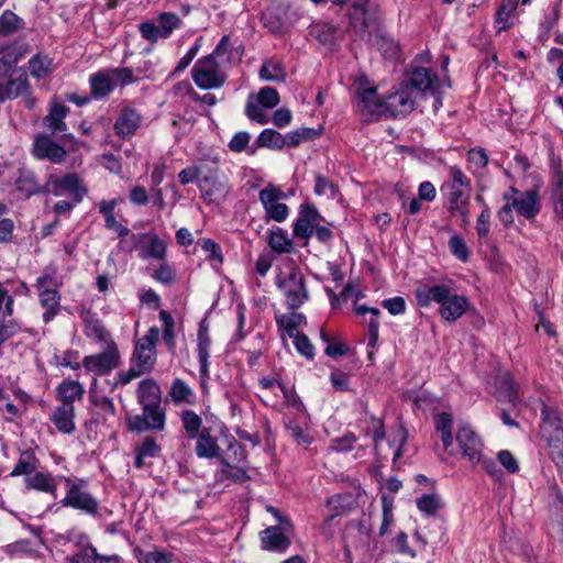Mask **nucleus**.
<instances>
[{"label":"nucleus","mask_w":563,"mask_h":563,"mask_svg":"<svg viewBox=\"0 0 563 563\" xmlns=\"http://www.w3.org/2000/svg\"><path fill=\"white\" fill-rule=\"evenodd\" d=\"M454 287L453 280L446 279L441 284L418 287L415 296L420 307H429L432 302H437L441 318L448 322H454L466 312L470 306L467 298L456 294Z\"/></svg>","instance_id":"1"},{"label":"nucleus","mask_w":563,"mask_h":563,"mask_svg":"<svg viewBox=\"0 0 563 563\" xmlns=\"http://www.w3.org/2000/svg\"><path fill=\"white\" fill-rule=\"evenodd\" d=\"M231 53V42L228 35L222 36L214 51L196 62L191 69L194 82L201 89H217L223 86L227 74L224 63H232L241 56H224Z\"/></svg>","instance_id":"2"},{"label":"nucleus","mask_w":563,"mask_h":563,"mask_svg":"<svg viewBox=\"0 0 563 563\" xmlns=\"http://www.w3.org/2000/svg\"><path fill=\"white\" fill-rule=\"evenodd\" d=\"M451 217L460 218L462 225L470 223L471 179L457 166L448 168V180L442 185Z\"/></svg>","instance_id":"3"},{"label":"nucleus","mask_w":563,"mask_h":563,"mask_svg":"<svg viewBox=\"0 0 563 563\" xmlns=\"http://www.w3.org/2000/svg\"><path fill=\"white\" fill-rule=\"evenodd\" d=\"M540 435L548 443L550 455L563 471V421L555 407L542 404Z\"/></svg>","instance_id":"4"},{"label":"nucleus","mask_w":563,"mask_h":563,"mask_svg":"<svg viewBox=\"0 0 563 563\" xmlns=\"http://www.w3.org/2000/svg\"><path fill=\"white\" fill-rule=\"evenodd\" d=\"M378 12L368 0H356L349 10L350 26L357 36H369L378 26Z\"/></svg>","instance_id":"5"},{"label":"nucleus","mask_w":563,"mask_h":563,"mask_svg":"<svg viewBox=\"0 0 563 563\" xmlns=\"http://www.w3.org/2000/svg\"><path fill=\"white\" fill-rule=\"evenodd\" d=\"M52 192L54 196H63L69 194L75 203L82 200L87 194V189L82 186L76 174H67L63 177L51 176L44 187H34L29 190V195H37Z\"/></svg>","instance_id":"6"},{"label":"nucleus","mask_w":563,"mask_h":563,"mask_svg":"<svg viewBox=\"0 0 563 563\" xmlns=\"http://www.w3.org/2000/svg\"><path fill=\"white\" fill-rule=\"evenodd\" d=\"M67 485L66 496L62 500L63 506L71 507L85 514L96 516L99 510L98 500L86 489L85 481L65 478Z\"/></svg>","instance_id":"7"},{"label":"nucleus","mask_w":563,"mask_h":563,"mask_svg":"<svg viewBox=\"0 0 563 563\" xmlns=\"http://www.w3.org/2000/svg\"><path fill=\"white\" fill-rule=\"evenodd\" d=\"M286 198V194L277 186L268 184L258 192L260 202L265 211V219L276 222H284L289 214L288 207L280 202Z\"/></svg>","instance_id":"8"},{"label":"nucleus","mask_w":563,"mask_h":563,"mask_svg":"<svg viewBox=\"0 0 563 563\" xmlns=\"http://www.w3.org/2000/svg\"><path fill=\"white\" fill-rule=\"evenodd\" d=\"M277 286L283 290L288 309H298L306 300H308V290L306 288L305 278L299 269L294 268L291 272L279 277Z\"/></svg>","instance_id":"9"},{"label":"nucleus","mask_w":563,"mask_h":563,"mask_svg":"<svg viewBox=\"0 0 563 563\" xmlns=\"http://www.w3.org/2000/svg\"><path fill=\"white\" fill-rule=\"evenodd\" d=\"M120 365V353L114 341L108 342L106 350L95 355L85 356L82 366L97 376L109 374Z\"/></svg>","instance_id":"10"},{"label":"nucleus","mask_w":563,"mask_h":563,"mask_svg":"<svg viewBox=\"0 0 563 563\" xmlns=\"http://www.w3.org/2000/svg\"><path fill=\"white\" fill-rule=\"evenodd\" d=\"M36 287L41 305L46 309L43 313V320L45 323H48L59 312L60 297L55 289L54 278L48 274H44L37 278Z\"/></svg>","instance_id":"11"},{"label":"nucleus","mask_w":563,"mask_h":563,"mask_svg":"<svg viewBox=\"0 0 563 563\" xmlns=\"http://www.w3.org/2000/svg\"><path fill=\"white\" fill-rule=\"evenodd\" d=\"M142 413L128 419V426L131 431L144 432L147 430L162 431L165 428V410L161 404L153 405L150 409L142 407Z\"/></svg>","instance_id":"12"},{"label":"nucleus","mask_w":563,"mask_h":563,"mask_svg":"<svg viewBox=\"0 0 563 563\" xmlns=\"http://www.w3.org/2000/svg\"><path fill=\"white\" fill-rule=\"evenodd\" d=\"M385 114L394 118L406 115L415 108V99L409 86H401L398 90L390 92L384 98Z\"/></svg>","instance_id":"13"},{"label":"nucleus","mask_w":563,"mask_h":563,"mask_svg":"<svg viewBox=\"0 0 563 563\" xmlns=\"http://www.w3.org/2000/svg\"><path fill=\"white\" fill-rule=\"evenodd\" d=\"M456 441L465 459L472 463H479L483 443L468 426H461L459 428Z\"/></svg>","instance_id":"14"},{"label":"nucleus","mask_w":563,"mask_h":563,"mask_svg":"<svg viewBox=\"0 0 563 563\" xmlns=\"http://www.w3.org/2000/svg\"><path fill=\"white\" fill-rule=\"evenodd\" d=\"M199 166H203V173L200 174L198 181V187L202 194L212 197L218 192L224 191L225 188L218 178V157H212L207 162H202Z\"/></svg>","instance_id":"15"},{"label":"nucleus","mask_w":563,"mask_h":563,"mask_svg":"<svg viewBox=\"0 0 563 563\" xmlns=\"http://www.w3.org/2000/svg\"><path fill=\"white\" fill-rule=\"evenodd\" d=\"M321 219L322 217L314 206L310 203L301 205L298 219L294 224V234L300 239H309Z\"/></svg>","instance_id":"16"},{"label":"nucleus","mask_w":563,"mask_h":563,"mask_svg":"<svg viewBox=\"0 0 563 563\" xmlns=\"http://www.w3.org/2000/svg\"><path fill=\"white\" fill-rule=\"evenodd\" d=\"M356 95L362 112L371 115H385L384 99L377 96L375 87H367L366 82L360 81Z\"/></svg>","instance_id":"17"},{"label":"nucleus","mask_w":563,"mask_h":563,"mask_svg":"<svg viewBox=\"0 0 563 563\" xmlns=\"http://www.w3.org/2000/svg\"><path fill=\"white\" fill-rule=\"evenodd\" d=\"M512 191L517 194L516 197H510L511 206H514L516 212L528 220L534 219L541 209L538 192L534 190L518 192L515 189Z\"/></svg>","instance_id":"18"},{"label":"nucleus","mask_w":563,"mask_h":563,"mask_svg":"<svg viewBox=\"0 0 563 563\" xmlns=\"http://www.w3.org/2000/svg\"><path fill=\"white\" fill-rule=\"evenodd\" d=\"M142 114L132 107L122 108L114 123V131L118 136L125 139L135 134L142 122Z\"/></svg>","instance_id":"19"},{"label":"nucleus","mask_w":563,"mask_h":563,"mask_svg":"<svg viewBox=\"0 0 563 563\" xmlns=\"http://www.w3.org/2000/svg\"><path fill=\"white\" fill-rule=\"evenodd\" d=\"M552 516L549 525L551 538L558 542L563 551V495L553 489L551 495Z\"/></svg>","instance_id":"20"},{"label":"nucleus","mask_w":563,"mask_h":563,"mask_svg":"<svg viewBox=\"0 0 563 563\" xmlns=\"http://www.w3.org/2000/svg\"><path fill=\"white\" fill-rule=\"evenodd\" d=\"M34 155L37 158H47L53 163H60L66 156V151L46 135H40L34 142Z\"/></svg>","instance_id":"21"},{"label":"nucleus","mask_w":563,"mask_h":563,"mask_svg":"<svg viewBox=\"0 0 563 563\" xmlns=\"http://www.w3.org/2000/svg\"><path fill=\"white\" fill-rule=\"evenodd\" d=\"M148 239V245L146 247V255L157 260H164L166 255V244L156 234L141 233L132 234L130 238L131 245L129 252H132L137 247L140 243Z\"/></svg>","instance_id":"22"},{"label":"nucleus","mask_w":563,"mask_h":563,"mask_svg":"<svg viewBox=\"0 0 563 563\" xmlns=\"http://www.w3.org/2000/svg\"><path fill=\"white\" fill-rule=\"evenodd\" d=\"M410 87L421 92L433 91L437 87L438 76L429 68L413 65L410 73Z\"/></svg>","instance_id":"23"},{"label":"nucleus","mask_w":563,"mask_h":563,"mask_svg":"<svg viewBox=\"0 0 563 563\" xmlns=\"http://www.w3.org/2000/svg\"><path fill=\"white\" fill-rule=\"evenodd\" d=\"M211 346V339L209 335V328L205 320H202L199 323L198 329V343H197V351H198V360L200 364V375L207 376L208 375V367H209V351Z\"/></svg>","instance_id":"24"},{"label":"nucleus","mask_w":563,"mask_h":563,"mask_svg":"<svg viewBox=\"0 0 563 563\" xmlns=\"http://www.w3.org/2000/svg\"><path fill=\"white\" fill-rule=\"evenodd\" d=\"M74 405L60 404L51 416L52 422L63 433L70 434L75 430Z\"/></svg>","instance_id":"25"},{"label":"nucleus","mask_w":563,"mask_h":563,"mask_svg":"<svg viewBox=\"0 0 563 563\" xmlns=\"http://www.w3.org/2000/svg\"><path fill=\"white\" fill-rule=\"evenodd\" d=\"M137 401L142 407L146 406V409L161 404L159 386L152 379L142 380L137 388Z\"/></svg>","instance_id":"26"},{"label":"nucleus","mask_w":563,"mask_h":563,"mask_svg":"<svg viewBox=\"0 0 563 563\" xmlns=\"http://www.w3.org/2000/svg\"><path fill=\"white\" fill-rule=\"evenodd\" d=\"M68 112L69 109L66 106L53 102L49 113L44 118V125L48 128L53 134L65 132L67 128L64 119Z\"/></svg>","instance_id":"27"},{"label":"nucleus","mask_w":563,"mask_h":563,"mask_svg":"<svg viewBox=\"0 0 563 563\" xmlns=\"http://www.w3.org/2000/svg\"><path fill=\"white\" fill-rule=\"evenodd\" d=\"M262 543L265 550L285 551L290 541L278 527H269L262 532Z\"/></svg>","instance_id":"28"},{"label":"nucleus","mask_w":563,"mask_h":563,"mask_svg":"<svg viewBox=\"0 0 563 563\" xmlns=\"http://www.w3.org/2000/svg\"><path fill=\"white\" fill-rule=\"evenodd\" d=\"M196 439V453L199 457L213 459L219 456L220 446L217 439L211 437L209 429H203Z\"/></svg>","instance_id":"29"},{"label":"nucleus","mask_w":563,"mask_h":563,"mask_svg":"<svg viewBox=\"0 0 563 563\" xmlns=\"http://www.w3.org/2000/svg\"><path fill=\"white\" fill-rule=\"evenodd\" d=\"M91 93L100 99L108 96L114 89V79L110 71H98L90 77Z\"/></svg>","instance_id":"30"},{"label":"nucleus","mask_w":563,"mask_h":563,"mask_svg":"<svg viewBox=\"0 0 563 563\" xmlns=\"http://www.w3.org/2000/svg\"><path fill=\"white\" fill-rule=\"evenodd\" d=\"M57 398L60 404L74 405L80 400L85 394L82 385L76 380H64L56 388Z\"/></svg>","instance_id":"31"},{"label":"nucleus","mask_w":563,"mask_h":563,"mask_svg":"<svg viewBox=\"0 0 563 563\" xmlns=\"http://www.w3.org/2000/svg\"><path fill=\"white\" fill-rule=\"evenodd\" d=\"M365 435H371L374 442V451L377 457L386 459L387 453L380 444V441L385 437L384 423L380 419L375 418L374 416L369 417L367 420V427L365 430Z\"/></svg>","instance_id":"32"},{"label":"nucleus","mask_w":563,"mask_h":563,"mask_svg":"<svg viewBox=\"0 0 563 563\" xmlns=\"http://www.w3.org/2000/svg\"><path fill=\"white\" fill-rule=\"evenodd\" d=\"M267 243L277 254L291 253L294 250L292 241L282 228L268 230Z\"/></svg>","instance_id":"33"},{"label":"nucleus","mask_w":563,"mask_h":563,"mask_svg":"<svg viewBox=\"0 0 563 563\" xmlns=\"http://www.w3.org/2000/svg\"><path fill=\"white\" fill-rule=\"evenodd\" d=\"M24 483L29 489H36L52 495L56 493V483L49 474L35 471L32 475L24 478Z\"/></svg>","instance_id":"34"},{"label":"nucleus","mask_w":563,"mask_h":563,"mask_svg":"<svg viewBox=\"0 0 563 563\" xmlns=\"http://www.w3.org/2000/svg\"><path fill=\"white\" fill-rule=\"evenodd\" d=\"M135 462L134 465L137 468H142L146 465V459H153L161 452V446L156 443L154 438L147 437L135 450Z\"/></svg>","instance_id":"35"},{"label":"nucleus","mask_w":563,"mask_h":563,"mask_svg":"<svg viewBox=\"0 0 563 563\" xmlns=\"http://www.w3.org/2000/svg\"><path fill=\"white\" fill-rule=\"evenodd\" d=\"M38 465V460L35 457L34 453L31 451H24L21 453L15 466L11 472V476H25L29 477L32 475Z\"/></svg>","instance_id":"36"},{"label":"nucleus","mask_w":563,"mask_h":563,"mask_svg":"<svg viewBox=\"0 0 563 563\" xmlns=\"http://www.w3.org/2000/svg\"><path fill=\"white\" fill-rule=\"evenodd\" d=\"M354 500L353 497L350 494H338L329 498L328 506L334 510L335 512L328 516L324 519L323 525L329 526L330 522L339 515L343 514L344 511L351 509L353 506Z\"/></svg>","instance_id":"37"},{"label":"nucleus","mask_w":563,"mask_h":563,"mask_svg":"<svg viewBox=\"0 0 563 563\" xmlns=\"http://www.w3.org/2000/svg\"><path fill=\"white\" fill-rule=\"evenodd\" d=\"M84 332L87 338L98 343H106L108 345V342L112 341L109 331L98 319H86Z\"/></svg>","instance_id":"38"},{"label":"nucleus","mask_w":563,"mask_h":563,"mask_svg":"<svg viewBox=\"0 0 563 563\" xmlns=\"http://www.w3.org/2000/svg\"><path fill=\"white\" fill-rule=\"evenodd\" d=\"M29 92V84L25 76L21 75L18 78H11L7 85V87L1 90V99L0 101H3L4 99H14L20 96H23Z\"/></svg>","instance_id":"39"},{"label":"nucleus","mask_w":563,"mask_h":563,"mask_svg":"<svg viewBox=\"0 0 563 563\" xmlns=\"http://www.w3.org/2000/svg\"><path fill=\"white\" fill-rule=\"evenodd\" d=\"M169 396L176 404H194L195 393L192 389L181 379H175L170 386Z\"/></svg>","instance_id":"40"},{"label":"nucleus","mask_w":563,"mask_h":563,"mask_svg":"<svg viewBox=\"0 0 563 563\" xmlns=\"http://www.w3.org/2000/svg\"><path fill=\"white\" fill-rule=\"evenodd\" d=\"M260 76L265 80L276 82H283L286 79V73L283 64L273 59L267 60L262 65Z\"/></svg>","instance_id":"41"},{"label":"nucleus","mask_w":563,"mask_h":563,"mask_svg":"<svg viewBox=\"0 0 563 563\" xmlns=\"http://www.w3.org/2000/svg\"><path fill=\"white\" fill-rule=\"evenodd\" d=\"M276 323L277 325L283 329L290 338L296 335L295 331L298 327H300L302 323H306V318L303 314L295 312L292 310L289 314H282L276 317Z\"/></svg>","instance_id":"42"},{"label":"nucleus","mask_w":563,"mask_h":563,"mask_svg":"<svg viewBox=\"0 0 563 563\" xmlns=\"http://www.w3.org/2000/svg\"><path fill=\"white\" fill-rule=\"evenodd\" d=\"M30 74L35 78H43L53 70L52 59L42 54H36L29 62Z\"/></svg>","instance_id":"43"},{"label":"nucleus","mask_w":563,"mask_h":563,"mask_svg":"<svg viewBox=\"0 0 563 563\" xmlns=\"http://www.w3.org/2000/svg\"><path fill=\"white\" fill-rule=\"evenodd\" d=\"M256 142L261 147H268L273 150H282L287 143V141H285V136L273 129L263 130Z\"/></svg>","instance_id":"44"},{"label":"nucleus","mask_w":563,"mask_h":563,"mask_svg":"<svg viewBox=\"0 0 563 563\" xmlns=\"http://www.w3.org/2000/svg\"><path fill=\"white\" fill-rule=\"evenodd\" d=\"M154 355L155 347L152 345L147 346L145 342L139 340L135 344V350L133 353V358L135 363L141 364V366L152 369L154 364Z\"/></svg>","instance_id":"45"},{"label":"nucleus","mask_w":563,"mask_h":563,"mask_svg":"<svg viewBox=\"0 0 563 563\" xmlns=\"http://www.w3.org/2000/svg\"><path fill=\"white\" fill-rule=\"evenodd\" d=\"M23 20L10 10L3 11L0 16V34L11 35L23 27Z\"/></svg>","instance_id":"46"},{"label":"nucleus","mask_w":563,"mask_h":563,"mask_svg":"<svg viewBox=\"0 0 563 563\" xmlns=\"http://www.w3.org/2000/svg\"><path fill=\"white\" fill-rule=\"evenodd\" d=\"M336 30L330 23H316L310 27L309 34L321 44H330L335 37Z\"/></svg>","instance_id":"47"},{"label":"nucleus","mask_w":563,"mask_h":563,"mask_svg":"<svg viewBox=\"0 0 563 563\" xmlns=\"http://www.w3.org/2000/svg\"><path fill=\"white\" fill-rule=\"evenodd\" d=\"M180 419L188 438L195 439L202 424L201 418L192 410H184L180 415Z\"/></svg>","instance_id":"48"},{"label":"nucleus","mask_w":563,"mask_h":563,"mask_svg":"<svg viewBox=\"0 0 563 563\" xmlns=\"http://www.w3.org/2000/svg\"><path fill=\"white\" fill-rule=\"evenodd\" d=\"M319 132L314 129L301 128L285 135L286 145L290 147L298 146L302 142L314 140Z\"/></svg>","instance_id":"49"},{"label":"nucleus","mask_w":563,"mask_h":563,"mask_svg":"<svg viewBox=\"0 0 563 563\" xmlns=\"http://www.w3.org/2000/svg\"><path fill=\"white\" fill-rule=\"evenodd\" d=\"M180 18L176 13L164 12L158 15V26L162 33V38L170 36L173 31L180 25Z\"/></svg>","instance_id":"50"},{"label":"nucleus","mask_w":563,"mask_h":563,"mask_svg":"<svg viewBox=\"0 0 563 563\" xmlns=\"http://www.w3.org/2000/svg\"><path fill=\"white\" fill-rule=\"evenodd\" d=\"M498 389L500 394H505L509 402L515 405L519 400V388L508 374H504L499 377Z\"/></svg>","instance_id":"51"},{"label":"nucleus","mask_w":563,"mask_h":563,"mask_svg":"<svg viewBox=\"0 0 563 563\" xmlns=\"http://www.w3.org/2000/svg\"><path fill=\"white\" fill-rule=\"evenodd\" d=\"M159 319L163 322V339L170 351L175 349L174 319L166 310L159 311Z\"/></svg>","instance_id":"52"},{"label":"nucleus","mask_w":563,"mask_h":563,"mask_svg":"<svg viewBox=\"0 0 563 563\" xmlns=\"http://www.w3.org/2000/svg\"><path fill=\"white\" fill-rule=\"evenodd\" d=\"M285 428L297 444H309L311 439L305 432V429L292 418L285 420Z\"/></svg>","instance_id":"53"},{"label":"nucleus","mask_w":563,"mask_h":563,"mask_svg":"<svg viewBox=\"0 0 563 563\" xmlns=\"http://www.w3.org/2000/svg\"><path fill=\"white\" fill-rule=\"evenodd\" d=\"M245 114L252 121H256L260 124H265L268 122L266 114L263 111V107L254 99V96L251 95L249 97Z\"/></svg>","instance_id":"54"},{"label":"nucleus","mask_w":563,"mask_h":563,"mask_svg":"<svg viewBox=\"0 0 563 563\" xmlns=\"http://www.w3.org/2000/svg\"><path fill=\"white\" fill-rule=\"evenodd\" d=\"M256 100L263 108L272 109L279 103V95L275 88L266 86L260 89Z\"/></svg>","instance_id":"55"},{"label":"nucleus","mask_w":563,"mask_h":563,"mask_svg":"<svg viewBox=\"0 0 563 563\" xmlns=\"http://www.w3.org/2000/svg\"><path fill=\"white\" fill-rule=\"evenodd\" d=\"M517 1L516 0H508L507 2H504L497 13H496V24L498 25V32L503 30H507L509 27V24L507 23L509 16L516 9Z\"/></svg>","instance_id":"56"},{"label":"nucleus","mask_w":563,"mask_h":563,"mask_svg":"<svg viewBox=\"0 0 563 563\" xmlns=\"http://www.w3.org/2000/svg\"><path fill=\"white\" fill-rule=\"evenodd\" d=\"M449 247L451 253L462 262H467L470 257V251L466 246L465 241L457 234L451 236L449 240Z\"/></svg>","instance_id":"57"},{"label":"nucleus","mask_w":563,"mask_h":563,"mask_svg":"<svg viewBox=\"0 0 563 563\" xmlns=\"http://www.w3.org/2000/svg\"><path fill=\"white\" fill-rule=\"evenodd\" d=\"M314 194L324 196L328 199H333L336 194V188L330 179L322 175H317L314 179Z\"/></svg>","instance_id":"58"},{"label":"nucleus","mask_w":563,"mask_h":563,"mask_svg":"<svg viewBox=\"0 0 563 563\" xmlns=\"http://www.w3.org/2000/svg\"><path fill=\"white\" fill-rule=\"evenodd\" d=\"M417 507L421 512L433 516L441 507V503L435 495H423L417 499Z\"/></svg>","instance_id":"59"},{"label":"nucleus","mask_w":563,"mask_h":563,"mask_svg":"<svg viewBox=\"0 0 563 563\" xmlns=\"http://www.w3.org/2000/svg\"><path fill=\"white\" fill-rule=\"evenodd\" d=\"M407 441V432L404 428H398L390 441L388 448L393 449V460L396 462L402 454V445Z\"/></svg>","instance_id":"60"},{"label":"nucleus","mask_w":563,"mask_h":563,"mask_svg":"<svg viewBox=\"0 0 563 563\" xmlns=\"http://www.w3.org/2000/svg\"><path fill=\"white\" fill-rule=\"evenodd\" d=\"M292 338L295 339L294 343H295L297 351L301 355H303L308 358H312L314 355L313 345L311 344L308 336L302 333H297Z\"/></svg>","instance_id":"61"},{"label":"nucleus","mask_w":563,"mask_h":563,"mask_svg":"<svg viewBox=\"0 0 563 563\" xmlns=\"http://www.w3.org/2000/svg\"><path fill=\"white\" fill-rule=\"evenodd\" d=\"M203 173V166L194 165L179 172L178 179L181 185H188L199 181L200 174Z\"/></svg>","instance_id":"62"},{"label":"nucleus","mask_w":563,"mask_h":563,"mask_svg":"<svg viewBox=\"0 0 563 563\" xmlns=\"http://www.w3.org/2000/svg\"><path fill=\"white\" fill-rule=\"evenodd\" d=\"M250 140L251 135L245 131H241L233 135L228 146L230 151L234 153H241L247 147Z\"/></svg>","instance_id":"63"},{"label":"nucleus","mask_w":563,"mask_h":563,"mask_svg":"<svg viewBox=\"0 0 563 563\" xmlns=\"http://www.w3.org/2000/svg\"><path fill=\"white\" fill-rule=\"evenodd\" d=\"M174 555L164 551H151L145 554V563H173Z\"/></svg>","instance_id":"64"}]
</instances>
